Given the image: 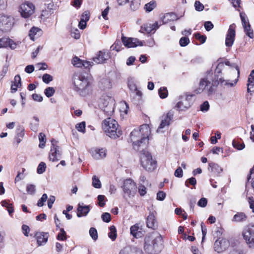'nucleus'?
<instances>
[{
	"mask_svg": "<svg viewBox=\"0 0 254 254\" xmlns=\"http://www.w3.org/2000/svg\"><path fill=\"white\" fill-rule=\"evenodd\" d=\"M224 67L223 62H220L216 66L214 73L212 70L206 72L205 77L201 78L199 83V87L195 90L196 94L205 92L208 95H212L215 91L218 85L221 86H235L238 81L236 79L234 82H229L228 80L224 79L222 76V70Z\"/></svg>",
	"mask_w": 254,
	"mask_h": 254,
	"instance_id": "f257e3e1",
	"label": "nucleus"
},
{
	"mask_svg": "<svg viewBox=\"0 0 254 254\" xmlns=\"http://www.w3.org/2000/svg\"><path fill=\"white\" fill-rule=\"evenodd\" d=\"M150 133L149 127L146 124L140 126L139 129H134L131 132L130 138L135 150L139 151V147H146Z\"/></svg>",
	"mask_w": 254,
	"mask_h": 254,
	"instance_id": "f03ea898",
	"label": "nucleus"
},
{
	"mask_svg": "<svg viewBox=\"0 0 254 254\" xmlns=\"http://www.w3.org/2000/svg\"><path fill=\"white\" fill-rule=\"evenodd\" d=\"M163 241L159 234L147 236L144 239V251L148 254H158L163 248Z\"/></svg>",
	"mask_w": 254,
	"mask_h": 254,
	"instance_id": "7ed1b4c3",
	"label": "nucleus"
},
{
	"mask_svg": "<svg viewBox=\"0 0 254 254\" xmlns=\"http://www.w3.org/2000/svg\"><path fill=\"white\" fill-rule=\"evenodd\" d=\"M74 90L80 96H86L90 92L89 82L87 77L80 73L74 74L72 77Z\"/></svg>",
	"mask_w": 254,
	"mask_h": 254,
	"instance_id": "20e7f679",
	"label": "nucleus"
},
{
	"mask_svg": "<svg viewBox=\"0 0 254 254\" xmlns=\"http://www.w3.org/2000/svg\"><path fill=\"white\" fill-rule=\"evenodd\" d=\"M119 127L118 122L111 118H108L102 123L103 130L108 136L113 139L119 137L122 134V131Z\"/></svg>",
	"mask_w": 254,
	"mask_h": 254,
	"instance_id": "39448f33",
	"label": "nucleus"
},
{
	"mask_svg": "<svg viewBox=\"0 0 254 254\" xmlns=\"http://www.w3.org/2000/svg\"><path fill=\"white\" fill-rule=\"evenodd\" d=\"M140 162L142 167L147 171H152L156 167V161L153 160L151 154L143 148L140 151Z\"/></svg>",
	"mask_w": 254,
	"mask_h": 254,
	"instance_id": "423d86ee",
	"label": "nucleus"
},
{
	"mask_svg": "<svg viewBox=\"0 0 254 254\" xmlns=\"http://www.w3.org/2000/svg\"><path fill=\"white\" fill-rule=\"evenodd\" d=\"M242 235L248 247L254 249V223L246 225L243 229Z\"/></svg>",
	"mask_w": 254,
	"mask_h": 254,
	"instance_id": "0eeeda50",
	"label": "nucleus"
},
{
	"mask_svg": "<svg viewBox=\"0 0 254 254\" xmlns=\"http://www.w3.org/2000/svg\"><path fill=\"white\" fill-rule=\"evenodd\" d=\"M122 188L124 192V197L126 199L127 196L128 197L134 196L137 191L136 184L130 179H127L124 181Z\"/></svg>",
	"mask_w": 254,
	"mask_h": 254,
	"instance_id": "6e6552de",
	"label": "nucleus"
},
{
	"mask_svg": "<svg viewBox=\"0 0 254 254\" xmlns=\"http://www.w3.org/2000/svg\"><path fill=\"white\" fill-rule=\"evenodd\" d=\"M52 146L49 154L50 160L55 162L58 161L62 156V151L60 146L57 145V141L54 139L51 140Z\"/></svg>",
	"mask_w": 254,
	"mask_h": 254,
	"instance_id": "1a4fd4ad",
	"label": "nucleus"
},
{
	"mask_svg": "<svg viewBox=\"0 0 254 254\" xmlns=\"http://www.w3.org/2000/svg\"><path fill=\"white\" fill-rule=\"evenodd\" d=\"M192 95H186L185 96H181V101L179 102L175 106V108L179 111H186L191 106V99Z\"/></svg>",
	"mask_w": 254,
	"mask_h": 254,
	"instance_id": "9d476101",
	"label": "nucleus"
},
{
	"mask_svg": "<svg viewBox=\"0 0 254 254\" xmlns=\"http://www.w3.org/2000/svg\"><path fill=\"white\" fill-rule=\"evenodd\" d=\"M122 42L124 45L127 48H134L137 46H143V42L139 41L137 38L126 37L123 34L121 37Z\"/></svg>",
	"mask_w": 254,
	"mask_h": 254,
	"instance_id": "9b49d317",
	"label": "nucleus"
},
{
	"mask_svg": "<svg viewBox=\"0 0 254 254\" xmlns=\"http://www.w3.org/2000/svg\"><path fill=\"white\" fill-rule=\"evenodd\" d=\"M34 5L32 3L26 2L20 6L19 11L23 17L27 18L34 13Z\"/></svg>",
	"mask_w": 254,
	"mask_h": 254,
	"instance_id": "f8f14e48",
	"label": "nucleus"
},
{
	"mask_svg": "<svg viewBox=\"0 0 254 254\" xmlns=\"http://www.w3.org/2000/svg\"><path fill=\"white\" fill-rule=\"evenodd\" d=\"M236 25L232 24L230 25L225 39V45L228 47H231L233 45L236 35Z\"/></svg>",
	"mask_w": 254,
	"mask_h": 254,
	"instance_id": "ddd939ff",
	"label": "nucleus"
},
{
	"mask_svg": "<svg viewBox=\"0 0 254 254\" xmlns=\"http://www.w3.org/2000/svg\"><path fill=\"white\" fill-rule=\"evenodd\" d=\"M110 58V53L106 50H103L97 53L93 58V61L96 64H101L106 63Z\"/></svg>",
	"mask_w": 254,
	"mask_h": 254,
	"instance_id": "4468645a",
	"label": "nucleus"
},
{
	"mask_svg": "<svg viewBox=\"0 0 254 254\" xmlns=\"http://www.w3.org/2000/svg\"><path fill=\"white\" fill-rule=\"evenodd\" d=\"M229 246V241L225 239H217L214 243V250L217 253H221L226 250Z\"/></svg>",
	"mask_w": 254,
	"mask_h": 254,
	"instance_id": "2eb2a0df",
	"label": "nucleus"
},
{
	"mask_svg": "<svg viewBox=\"0 0 254 254\" xmlns=\"http://www.w3.org/2000/svg\"><path fill=\"white\" fill-rule=\"evenodd\" d=\"M14 23V19L11 16H2L0 21V26L2 27V30L8 31L12 27Z\"/></svg>",
	"mask_w": 254,
	"mask_h": 254,
	"instance_id": "dca6fc26",
	"label": "nucleus"
},
{
	"mask_svg": "<svg viewBox=\"0 0 254 254\" xmlns=\"http://www.w3.org/2000/svg\"><path fill=\"white\" fill-rule=\"evenodd\" d=\"M173 113L171 112H169L165 116L162 117L161 123L157 130V132H162V131L161 130V129H163L165 127L169 126L170 122L173 118Z\"/></svg>",
	"mask_w": 254,
	"mask_h": 254,
	"instance_id": "f3484780",
	"label": "nucleus"
},
{
	"mask_svg": "<svg viewBox=\"0 0 254 254\" xmlns=\"http://www.w3.org/2000/svg\"><path fill=\"white\" fill-rule=\"evenodd\" d=\"M161 25V23L159 24L157 21L153 24H144L141 26L139 32L149 34L153 30H156Z\"/></svg>",
	"mask_w": 254,
	"mask_h": 254,
	"instance_id": "a211bd4d",
	"label": "nucleus"
},
{
	"mask_svg": "<svg viewBox=\"0 0 254 254\" xmlns=\"http://www.w3.org/2000/svg\"><path fill=\"white\" fill-rule=\"evenodd\" d=\"M49 236V233L47 232H36L35 235V237L37 240V242L38 246H40L45 245L48 241Z\"/></svg>",
	"mask_w": 254,
	"mask_h": 254,
	"instance_id": "6ab92c4d",
	"label": "nucleus"
},
{
	"mask_svg": "<svg viewBox=\"0 0 254 254\" xmlns=\"http://www.w3.org/2000/svg\"><path fill=\"white\" fill-rule=\"evenodd\" d=\"M90 210L89 205H84L83 203H79L77 209V216L81 217L86 216Z\"/></svg>",
	"mask_w": 254,
	"mask_h": 254,
	"instance_id": "aec40b11",
	"label": "nucleus"
},
{
	"mask_svg": "<svg viewBox=\"0 0 254 254\" xmlns=\"http://www.w3.org/2000/svg\"><path fill=\"white\" fill-rule=\"evenodd\" d=\"M155 211H150L146 219V225L149 228L155 229L157 227V222L155 220Z\"/></svg>",
	"mask_w": 254,
	"mask_h": 254,
	"instance_id": "412c9836",
	"label": "nucleus"
},
{
	"mask_svg": "<svg viewBox=\"0 0 254 254\" xmlns=\"http://www.w3.org/2000/svg\"><path fill=\"white\" fill-rule=\"evenodd\" d=\"M176 19H177V15L174 13H167L161 17V21L160 22V23H161L162 25Z\"/></svg>",
	"mask_w": 254,
	"mask_h": 254,
	"instance_id": "4be33fe9",
	"label": "nucleus"
},
{
	"mask_svg": "<svg viewBox=\"0 0 254 254\" xmlns=\"http://www.w3.org/2000/svg\"><path fill=\"white\" fill-rule=\"evenodd\" d=\"M92 155L94 159L99 160L105 157L106 153L105 150L103 148L95 149L92 151Z\"/></svg>",
	"mask_w": 254,
	"mask_h": 254,
	"instance_id": "5701e85b",
	"label": "nucleus"
},
{
	"mask_svg": "<svg viewBox=\"0 0 254 254\" xmlns=\"http://www.w3.org/2000/svg\"><path fill=\"white\" fill-rule=\"evenodd\" d=\"M21 86V77L19 75H15L14 81L12 82L11 86V92L14 93L17 90V88Z\"/></svg>",
	"mask_w": 254,
	"mask_h": 254,
	"instance_id": "b1692460",
	"label": "nucleus"
},
{
	"mask_svg": "<svg viewBox=\"0 0 254 254\" xmlns=\"http://www.w3.org/2000/svg\"><path fill=\"white\" fill-rule=\"evenodd\" d=\"M104 107H103V110L104 112L107 116H111L114 112V108L112 106V104H110L109 102L106 101L103 103Z\"/></svg>",
	"mask_w": 254,
	"mask_h": 254,
	"instance_id": "393cba45",
	"label": "nucleus"
},
{
	"mask_svg": "<svg viewBox=\"0 0 254 254\" xmlns=\"http://www.w3.org/2000/svg\"><path fill=\"white\" fill-rule=\"evenodd\" d=\"M208 170L214 173H220L222 169L216 163L211 162L209 163Z\"/></svg>",
	"mask_w": 254,
	"mask_h": 254,
	"instance_id": "a878e982",
	"label": "nucleus"
},
{
	"mask_svg": "<svg viewBox=\"0 0 254 254\" xmlns=\"http://www.w3.org/2000/svg\"><path fill=\"white\" fill-rule=\"evenodd\" d=\"M247 218L246 215L243 212H238L233 217V221L240 222L245 221Z\"/></svg>",
	"mask_w": 254,
	"mask_h": 254,
	"instance_id": "bb28decb",
	"label": "nucleus"
},
{
	"mask_svg": "<svg viewBox=\"0 0 254 254\" xmlns=\"http://www.w3.org/2000/svg\"><path fill=\"white\" fill-rule=\"evenodd\" d=\"M24 135V129L22 127L19 126L17 128V133L15 136V140L17 143L18 144L21 141V138L23 137Z\"/></svg>",
	"mask_w": 254,
	"mask_h": 254,
	"instance_id": "cd10ccee",
	"label": "nucleus"
},
{
	"mask_svg": "<svg viewBox=\"0 0 254 254\" xmlns=\"http://www.w3.org/2000/svg\"><path fill=\"white\" fill-rule=\"evenodd\" d=\"M244 31L246 34L250 38H254L253 30L251 29V25L249 22L247 25L243 26Z\"/></svg>",
	"mask_w": 254,
	"mask_h": 254,
	"instance_id": "c85d7f7f",
	"label": "nucleus"
},
{
	"mask_svg": "<svg viewBox=\"0 0 254 254\" xmlns=\"http://www.w3.org/2000/svg\"><path fill=\"white\" fill-rule=\"evenodd\" d=\"M110 232L108 233V237L112 240L115 241L117 238V230L116 227L112 225L109 227Z\"/></svg>",
	"mask_w": 254,
	"mask_h": 254,
	"instance_id": "c756f323",
	"label": "nucleus"
},
{
	"mask_svg": "<svg viewBox=\"0 0 254 254\" xmlns=\"http://www.w3.org/2000/svg\"><path fill=\"white\" fill-rule=\"evenodd\" d=\"M156 6V3L155 1L152 0L149 3H146L144 5V9L146 11L149 12L153 10Z\"/></svg>",
	"mask_w": 254,
	"mask_h": 254,
	"instance_id": "7c9ffc66",
	"label": "nucleus"
},
{
	"mask_svg": "<svg viewBox=\"0 0 254 254\" xmlns=\"http://www.w3.org/2000/svg\"><path fill=\"white\" fill-rule=\"evenodd\" d=\"M41 30L37 27H33L29 31V36L30 39L34 41V36L38 33H41Z\"/></svg>",
	"mask_w": 254,
	"mask_h": 254,
	"instance_id": "2f4dec72",
	"label": "nucleus"
},
{
	"mask_svg": "<svg viewBox=\"0 0 254 254\" xmlns=\"http://www.w3.org/2000/svg\"><path fill=\"white\" fill-rule=\"evenodd\" d=\"M139 230V226L138 224H135L132 226L130 228V234L134 237L137 238L139 236L138 231Z\"/></svg>",
	"mask_w": 254,
	"mask_h": 254,
	"instance_id": "473e14b6",
	"label": "nucleus"
},
{
	"mask_svg": "<svg viewBox=\"0 0 254 254\" xmlns=\"http://www.w3.org/2000/svg\"><path fill=\"white\" fill-rule=\"evenodd\" d=\"M39 139L40 143L39 146L41 148H43L45 146L46 135L44 133L41 132L39 135Z\"/></svg>",
	"mask_w": 254,
	"mask_h": 254,
	"instance_id": "72a5a7b5",
	"label": "nucleus"
},
{
	"mask_svg": "<svg viewBox=\"0 0 254 254\" xmlns=\"http://www.w3.org/2000/svg\"><path fill=\"white\" fill-rule=\"evenodd\" d=\"M130 8L133 11L138 9L140 5V0H131Z\"/></svg>",
	"mask_w": 254,
	"mask_h": 254,
	"instance_id": "f704fd0d",
	"label": "nucleus"
},
{
	"mask_svg": "<svg viewBox=\"0 0 254 254\" xmlns=\"http://www.w3.org/2000/svg\"><path fill=\"white\" fill-rule=\"evenodd\" d=\"M72 63L74 66L79 67L82 66L83 61L81 60L77 57H75L72 60Z\"/></svg>",
	"mask_w": 254,
	"mask_h": 254,
	"instance_id": "c9c22d12",
	"label": "nucleus"
},
{
	"mask_svg": "<svg viewBox=\"0 0 254 254\" xmlns=\"http://www.w3.org/2000/svg\"><path fill=\"white\" fill-rule=\"evenodd\" d=\"M158 93L161 98L164 99L166 98L168 96V91L167 90V88L164 87H161L159 89Z\"/></svg>",
	"mask_w": 254,
	"mask_h": 254,
	"instance_id": "e433bc0d",
	"label": "nucleus"
},
{
	"mask_svg": "<svg viewBox=\"0 0 254 254\" xmlns=\"http://www.w3.org/2000/svg\"><path fill=\"white\" fill-rule=\"evenodd\" d=\"M46 163L43 162H40L37 167V173L39 174H43L44 172H45V171L46 170Z\"/></svg>",
	"mask_w": 254,
	"mask_h": 254,
	"instance_id": "4c0bfd02",
	"label": "nucleus"
},
{
	"mask_svg": "<svg viewBox=\"0 0 254 254\" xmlns=\"http://www.w3.org/2000/svg\"><path fill=\"white\" fill-rule=\"evenodd\" d=\"M48 199V195L46 193H44L42 197L38 200L37 202V206L39 207H42L44 205V203Z\"/></svg>",
	"mask_w": 254,
	"mask_h": 254,
	"instance_id": "58836bf2",
	"label": "nucleus"
},
{
	"mask_svg": "<svg viewBox=\"0 0 254 254\" xmlns=\"http://www.w3.org/2000/svg\"><path fill=\"white\" fill-rule=\"evenodd\" d=\"M57 239L60 241H64L66 239V234L63 228L60 229V233L58 235Z\"/></svg>",
	"mask_w": 254,
	"mask_h": 254,
	"instance_id": "ea45409f",
	"label": "nucleus"
},
{
	"mask_svg": "<svg viewBox=\"0 0 254 254\" xmlns=\"http://www.w3.org/2000/svg\"><path fill=\"white\" fill-rule=\"evenodd\" d=\"M55 92V90L53 87H49L45 89L44 91V93L45 95L49 98L52 97Z\"/></svg>",
	"mask_w": 254,
	"mask_h": 254,
	"instance_id": "a19ab883",
	"label": "nucleus"
},
{
	"mask_svg": "<svg viewBox=\"0 0 254 254\" xmlns=\"http://www.w3.org/2000/svg\"><path fill=\"white\" fill-rule=\"evenodd\" d=\"M232 145L234 148L239 150L243 149L245 147V145L244 143H239L237 141H236L235 139L233 140L232 141Z\"/></svg>",
	"mask_w": 254,
	"mask_h": 254,
	"instance_id": "79ce46f5",
	"label": "nucleus"
},
{
	"mask_svg": "<svg viewBox=\"0 0 254 254\" xmlns=\"http://www.w3.org/2000/svg\"><path fill=\"white\" fill-rule=\"evenodd\" d=\"M112 50H116L119 52L122 50V45L120 41H116L111 47Z\"/></svg>",
	"mask_w": 254,
	"mask_h": 254,
	"instance_id": "37998d69",
	"label": "nucleus"
},
{
	"mask_svg": "<svg viewBox=\"0 0 254 254\" xmlns=\"http://www.w3.org/2000/svg\"><path fill=\"white\" fill-rule=\"evenodd\" d=\"M89 235L93 240L96 241L98 239V233L97 230L94 228L91 227L89 230Z\"/></svg>",
	"mask_w": 254,
	"mask_h": 254,
	"instance_id": "c03bdc74",
	"label": "nucleus"
},
{
	"mask_svg": "<svg viewBox=\"0 0 254 254\" xmlns=\"http://www.w3.org/2000/svg\"><path fill=\"white\" fill-rule=\"evenodd\" d=\"M75 128L78 131L84 133L85 131V122H82L76 125Z\"/></svg>",
	"mask_w": 254,
	"mask_h": 254,
	"instance_id": "a18cd8bd",
	"label": "nucleus"
},
{
	"mask_svg": "<svg viewBox=\"0 0 254 254\" xmlns=\"http://www.w3.org/2000/svg\"><path fill=\"white\" fill-rule=\"evenodd\" d=\"M247 86H254V69L252 70L248 80Z\"/></svg>",
	"mask_w": 254,
	"mask_h": 254,
	"instance_id": "49530a36",
	"label": "nucleus"
},
{
	"mask_svg": "<svg viewBox=\"0 0 254 254\" xmlns=\"http://www.w3.org/2000/svg\"><path fill=\"white\" fill-rule=\"evenodd\" d=\"M92 185L94 188L97 189H99L101 187V184L99 179L95 176H93L92 178Z\"/></svg>",
	"mask_w": 254,
	"mask_h": 254,
	"instance_id": "de8ad7c7",
	"label": "nucleus"
},
{
	"mask_svg": "<svg viewBox=\"0 0 254 254\" xmlns=\"http://www.w3.org/2000/svg\"><path fill=\"white\" fill-rule=\"evenodd\" d=\"M26 191L29 194H34L36 191V188L35 185L30 184L26 187Z\"/></svg>",
	"mask_w": 254,
	"mask_h": 254,
	"instance_id": "09e8293b",
	"label": "nucleus"
},
{
	"mask_svg": "<svg viewBox=\"0 0 254 254\" xmlns=\"http://www.w3.org/2000/svg\"><path fill=\"white\" fill-rule=\"evenodd\" d=\"M102 220L106 223H109L111 220V216L109 213L105 212L101 215Z\"/></svg>",
	"mask_w": 254,
	"mask_h": 254,
	"instance_id": "8fccbe9b",
	"label": "nucleus"
},
{
	"mask_svg": "<svg viewBox=\"0 0 254 254\" xmlns=\"http://www.w3.org/2000/svg\"><path fill=\"white\" fill-rule=\"evenodd\" d=\"M90 18V13L88 11H84L81 16L80 20L82 21V22H87Z\"/></svg>",
	"mask_w": 254,
	"mask_h": 254,
	"instance_id": "3c124183",
	"label": "nucleus"
},
{
	"mask_svg": "<svg viewBox=\"0 0 254 254\" xmlns=\"http://www.w3.org/2000/svg\"><path fill=\"white\" fill-rule=\"evenodd\" d=\"M190 43V40L189 38L187 37H182L179 41L180 45L181 47H185L189 44Z\"/></svg>",
	"mask_w": 254,
	"mask_h": 254,
	"instance_id": "603ef678",
	"label": "nucleus"
},
{
	"mask_svg": "<svg viewBox=\"0 0 254 254\" xmlns=\"http://www.w3.org/2000/svg\"><path fill=\"white\" fill-rule=\"evenodd\" d=\"M195 9L197 11H201L204 8V5L199 1L196 0L194 2Z\"/></svg>",
	"mask_w": 254,
	"mask_h": 254,
	"instance_id": "864d4df0",
	"label": "nucleus"
},
{
	"mask_svg": "<svg viewBox=\"0 0 254 254\" xmlns=\"http://www.w3.org/2000/svg\"><path fill=\"white\" fill-rule=\"evenodd\" d=\"M224 63H225V64L227 66H229L231 67H234V68H236V69L237 70L238 78L240 76V70H239V66H238V65H237V64H236L235 63L231 64L228 61H225Z\"/></svg>",
	"mask_w": 254,
	"mask_h": 254,
	"instance_id": "5fc2aeb1",
	"label": "nucleus"
},
{
	"mask_svg": "<svg viewBox=\"0 0 254 254\" xmlns=\"http://www.w3.org/2000/svg\"><path fill=\"white\" fill-rule=\"evenodd\" d=\"M105 196L103 195H99L97 197L98 205L100 207H104L105 205Z\"/></svg>",
	"mask_w": 254,
	"mask_h": 254,
	"instance_id": "6e6d98bb",
	"label": "nucleus"
},
{
	"mask_svg": "<svg viewBox=\"0 0 254 254\" xmlns=\"http://www.w3.org/2000/svg\"><path fill=\"white\" fill-rule=\"evenodd\" d=\"M42 79L44 82L48 84L50 82L53 80V77L47 73H45L43 75Z\"/></svg>",
	"mask_w": 254,
	"mask_h": 254,
	"instance_id": "4d7b16f0",
	"label": "nucleus"
},
{
	"mask_svg": "<svg viewBox=\"0 0 254 254\" xmlns=\"http://www.w3.org/2000/svg\"><path fill=\"white\" fill-rule=\"evenodd\" d=\"M209 109V104L208 101L204 102L200 106V111L203 112H207Z\"/></svg>",
	"mask_w": 254,
	"mask_h": 254,
	"instance_id": "13d9d810",
	"label": "nucleus"
},
{
	"mask_svg": "<svg viewBox=\"0 0 254 254\" xmlns=\"http://www.w3.org/2000/svg\"><path fill=\"white\" fill-rule=\"evenodd\" d=\"M71 36L75 39H79L80 37V34L79 30L77 29L71 30L70 33Z\"/></svg>",
	"mask_w": 254,
	"mask_h": 254,
	"instance_id": "bf43d9fd",
	"label": "nucleus"
},
{
	"mask_svg": "<svg viewBox=\"0 0 254 254\" xmlns=\"http://www.w3.org/2000/svg\"><path fill=\"white\" fill-rule=\"evenodd\" d=\"M4 42L8 43V45L11 49H15L16 48V44L12 40L9 39H4Z\"/></svg>",
	"mask_w": 254,
	"mask_h": 254,
	"instance_id": "052dcab7",
	"label": "nucleus"
},
{
	"mask_svg": "<svg viewBox=\"0 0 254 254\" xmlns=\"http://www.w3.org/2000/svg\"><path fill=\"white\" fill-rule=\"evenodd\" d=\"M240 17L242 21L243 26L248 24V22H249V21L245 13H240Z\"/></svg>",
	"mask_w": 254,
	"mask_h": 254,
	"instance_id": "680f3d73",
	"label": "nucleus"
},
{
	"mask_svg": "<svg viewBox=\"0 0 254 254\" xmlns=\"http://www.w3.org/2000/svg\"><path fill=\"white\" fill-rule=\"evenodd\" d=\"M207 200L205 197H202L199 199V200L197 202V205L199 207H204L207 205Z\"/></svg>",
	"mask_w": 254,
	"mask_h": 254,
	"instance_id": "e2e57ef3",
	"label": "nucleus"
},
{
	"mask_svg": "<svg viewBox=\"0 0 254 254\" xmlns=\"http://www.w3.org/2000/svg\"><path fill=\"white\" fill-rule=\"evenodd\" d=\"M195 37L197 39L199 40L202 44L204 43L206 39V36L205 35H201L199 33H195Z\"/></svg>",
	"mask_w": 254,
	"mask_h": 254,
	"instance_id": "0e129e2a",
	"label": "nucleus"
},
{
	"mask_svg": "<svg viewBox=\"0 0 254 254\" xmlns=\"http://www.w3.org/2000/svg\"><path fill=\"white\" fill-rule=\"evenodd\" d=\"M48 200V206L51 209L53 206V204L55 201L56 198L54 195H50V197Z\"/></svg>",
	"mask_w": 254,
	"mask_h": 254,
	"instance_id": "69168bd1",
	"label": "nucleus"
},
{
	"mask_svg": "<svg viewBox=\"0 0 254 254\" xmlns=\"http://www.w3.org/2000/svg\"><path fill=\"white\" fill-rule=\"evenodd\" d=\"M204 26L206 31H210L214 27L213 24L211 21H206L204 24Z\"/></svg>",
	"mask_w": 254,
	"mask_h": 254,
	"instance_id": "338daca9",
	"label": "nucleus"
},
{
	"mask_svg": "<svg viewBox=\"0 0 254 254\" xmlns=\"http://www.w3.org/2000/svg\"><path fill=\"white\" fill-rule=\"evenodd\" d=\"M166 197V193L163 191H159L157 194V199L160 201L163 200Z\"/></svg>",
	"mask_w": 254,
	"mask_h": 254,
	"instance_id": "774afa93",
	"label": "nucleus"
}]
</instances>
